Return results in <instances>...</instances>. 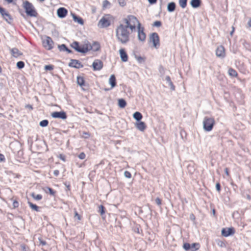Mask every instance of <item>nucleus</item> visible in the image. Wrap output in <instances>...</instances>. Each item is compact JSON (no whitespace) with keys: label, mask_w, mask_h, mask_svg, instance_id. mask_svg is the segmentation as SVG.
I'll list each match as a JSON object with an SVG mask.
<instances>
[{"label":"nucleus","mask_w":251,"mask_h":251,"mask_svg":"<svg viewBox=\"0 0 251 251\" xmlns=\"http://www.w3.org/2000/svg\"><path fill=\"white\" fill-rule=\"evenodd\" d=\"M130 31L124 23H120L115 29V35L118 42L126 45L130 41Z\"/></svg>","instance_id":"nucleus-1"},{"label":"nucleus","mask_w":251,"mask_h":251,"mask_svg":"<svg viewBox=\"0 0 251 251\" xmlns=\"http://www.w3.org/2000/svg\"><path fill=\"white\" fill-rule=\"evenodd\" d=\"M23 7L25 9L26 14L30 17H36L38 13L36 11L33 4L28 1L23 2Z\"/></svg>","instance_id":"nucleus-2"},{"label":"nucleus","mask_w":251,"mask_h":251,"mask_svg":"<svg viewBox=\"0 0 251 251\" xmlns=\"http://www.w3.org/2000/svg\"><path fill=\"white\" fill-rule=\"evenodd\" d=\"M215 125V120L213 118L205 117L203 120V127L205 131H210L212 130L214 125Z\"/></svg>","instance_id":"nucleus-3"},{"label":"nucleus","mask_w":251,"mask_h":251,"mask_svg":"<svg viewBox=\"0 0 251 251\" xmlns=\"http://www.w3.org/2000/svg\"><path fill=\"white\" fill-rule=\"evenodd\" d=\"M71 46L76 51L82 53H85L89 50V46L87 44L80 46L78 42L75 41L71 45Z\"/></svg>","instance_id":"nucleus-4"},{"label":"nucleus","mask_w":251,"mask_h":251,"mask_svg":"<svg viewBox=\"0 0 251 251\" xmlns=\"http://www.w3.org/2000/svg\"><path fill=\"white\" fill-rule=\"evenodd\" d=\"M122 22L124 24L136 25L137 24V26L140 23L137 18L133 15H128L126 18L123 19Z\"/></svg>","instance_id":"nucleus-5"},{"label":"nucleus","mask_w":251,"mask_h":251,"mask_svg":"<svg viewBox=\"0 0 251 251\" xmlns=\"http://www.w3.org/2000/svg\"><path fill=\"white\" fill-rule=\"evenodd\" d=\"M150 41L152 42L153 47L157 49L159 45V37L158 34L156 32L152 33L150 35Z\"/></svg>","instance_id":"nucleus-6"},{"label":"nucleus","mask_w":251,"mask_h":251,"mask_svg":"<svg viewBox=\"0 0 251 251\" xmlns=\"http://www.w3.org/2000/svg\"><path fill=\"white\" fill-rule=\"evenodd\" d=\"M43 45L46 49L50 50L53 48V42L50 37L46 36L43 40Z\"/></svg>","instance_id":"nucleus-7"},{"label":"nucleus","mask_w":251,"mask_h":251,"mask_svg":"<svg viewBox=\"0 0 251 251\" xmlns=\"http://www.w3.org/2000/svg\"><path fill=\"white\" fill-rule=\"evenodd\" d=\"M138 39L139 41L141 42H144L146 39V34L144 32V28L141 26V25L140 23L138 24Z\"/></svg>","instance_id":"nucleus-8"},{"label":"nucleus","mask_w":251,"mask_h":251,"mask_svg":"<svg viewBox=\"0 0 251 251\" xmlns=\"http://www.w3.org/2000/svg\"><path fill=\"white\" fill-rule=\"evenodd\" d=\"M0 13L2 17V18L8 23H10V22L12 21V18H11L10 15L9 14L8 12H7L5 9L2 7L0 8Z\"/></svg>","instance_id":"nucleus-9"},{"label":"nucleus","mask_w":251,"mask_h":251,"mask_svg":"<svg viewBox=\"0 0 251 251\" xmlns=\"http://www.w3.org/2000/svg\"><path fill=\"white\" fill-rule=\"evenodd\" d=\"M110 25V20L106 17H102L99 21L98 26L100 28H104Z\"/></svg>","instance_id":"nucleus-10"},{"label":"nucleus","mask_w":251,"mask_h":251,"mask_svg":"<svg viewBox=\"0 0 251 251\" xmlns=\"http://www.w3.org/2000/svg\"><path fill=\"white\" fill-rule=\"evenodd\" d=\"M51 116L54 118H59L65 120L67 118V115L64 111H55L51 113Z\"/></svg>","instance_id":"nucleus-11"},{"label":"nucleus","mask_w":251,"mask_h":251,"mask_svg":"<svg viewBox=\"0 0 251 251\" xmlns=\"http://www.w3.org/2000/svg\"><path fill=\"white\" fill-rule=\"evenodd\" d=\"M92 66L94 71H100L102 68L103 63L100 60L96 59L93 62Z\"/></svg>","instance_id":"nucleus-12"},{"label":"nucleus","mask_w":251,"mask_h":251,"mask_svg":"<svg viewBox=\"0 0 251 251\" xmlns=\"http://www.w3.org/2000/svg\"><path fill=\"white\" fill-rule=\"evenodd\" d=\"M234 229L232 227L227 228H223L222 230V235L224 237L233 235L234 233Z\"/></svg>","instance_id":"nucleus-13"},{"label":"nucleus","mask_w":251,"mask_h":251,"mask_svg":"<svg viewBox=\"0 0 251 251\" xmlns=\"http://www.w3.org/2000/svg\"><path fill=\"white\" fill-rule=\"evenodd\" d=\"M69 66L77 69L81 68L83 67V65L78 60L75 59H71Z\"/></svg>","instance_id":"nucleus-14"},{"label":"nucleus","mask_w":251,"mask_h":251,"mask_svg":"<svg viewBox=\"0 0 251 251\" xmlns=\"http://www.w3.org/2000/svg\"><path fill=\"white\" fill-rule=\"evenodd\" d=\"M216 54L218 57H224L225 56V49L223 46L218 47L216 50Z\"/></svg>","instance_id":"nucleus-15"},{"label":"nucleus","mask_w":251,"mask_h":251,"mask_svg":"<svg viewBox=\"0 0 251 251\" xmlns=\"http://www.w3.org/2000/svg\"><path fill=\"white\" fill-rule=\"evenodd\" d=\"M67 12L68 11L66 8L60 7L57 9V14L58 17L63 18L66 16Z\"/></svg>","instance_id":"nucleus-16"},{"label":"nucleus","mask_w":251,"mask_h":251,"mask_svg":"<svg viewBox=\"0 0 251 251\" xmlns=\"http://www.w3.org/2000/svg\"><path fill=\"white\" fill-rule=\"evenodd\" d=\"M135 127L137 129L141 131H143L146 128V126L144 122L139 121L137 122L135 124Z\"/></svg>","instance_id":"nucleus-17"},{"label":"nucleus","mask_w":251,"mask_h":251,"mask_svg":"<svg viewBox=\"0 0 251 251\" xmlns=\"http://www.w3.org/2000/svg\"><path fill=\"white\" fill-rule=\"evenodd\" d=\"M119 53L121 59L123 62H126L128 60V56L124 49H121L119 50Z\"/></svg>","instance_id":"nucleus-18"},{"label":"nucleus","mask_w":251,"mask_h":251,"mask_svg":"<svg viewBox=\"0 0 251 251\" xmlns=\"http://www.w3.org/2000/svg\"><path fill=\"white\" fill-rule=\"evenodd\" d=\"M89 46V50H92L95 51H98L100 49V45L98 42H94L92 45L87 44Z\"/></svg>","instance_id":"nucleus-19"},{"label":"nucleus","mask_w":251,"mask_h":251,"mask_svg":"<svg viewBox=\"0 0 251 251\" xmlns=\"http://www.w3.org/2000/svg\"><path fill=\"white\" fill-rule=\"evenodd\" d=\"M10 51L12 55L16 58L23 55V53L20 51L19 50L16 48L11 49Z\"/></svg>","instance_id":"nucleus-20"},{"label":"nucleus","mask_w":251,"mask_h":251,"mask_svg":"<svg viewBox=\"0 0 251 251\" xmlns=\"http://www.w3.org/2000/svg\"><path fill=\"white\" fill-rule=\"evenodd\" d=\"M201 3V0H191L190 4L191 6L194 8H197L199 7Z\"/></svg>","instance_id":"nucleus-21"},{"label":"nucleus","mask_w":251,"mask_h":251,"mask_svg":"<svg viewBox=\"0 0 251 251\" xmlns=\"http://www.w3.org/2000/svg\"><path fill=\"white\" fill-rule=\"evenodd\" d=\"M72 15L73 18V20L75 22H77L79 24L81 25H83L84 24V22L83 19L77 15H76L75 14L72 13Z\"/></svg>","instance_id":"nucleus-22"},{"label":"nucleus","mask_w":251,"mask_h":251,"mask_svg":"<svg viewBox=\"0 0 251 251\" xmlns=\"http://www.w3.org/2000/svg\"><path fill=\"white\" fill-rule=\"evenodd\" d=\"M176 7V4L175 2H169L167 5V10L169 12H174Z\"/></svg>","instance_id":"nucleus-23"},{"label":"nucleus","mask_w":251,"mask_h":251,"mask_svg":"<svg viewBox=\"0 0 251 251\" xmlns=\"http://www.w3.org/2000/svg\"><path fill=\"white\" fill-rule=\"evenodd\" d=\"M109 83L111 86V88L114 87L116 85V77L114 75H111L109 79Z\"/></svg>","instance_id":"nucleus-24"},{"label":"nucleus","mask_w":251,"mask_h":251,"mask_svg":"<svg viewBox=\"0 0 251 251\" xmlns=\"http://www.w3.org/2000/svg\"><path fill=\"white\" fill-rule=\"evenodd\" d=\"M133 117L137 122H139L143 118V116L140 112L136 111L133 113Z\"/></svg>","instance_id":"nucleus-25"},{"label":"nucleus","mask_w":251,"mask_h":251,"mask_svg":"<svg viewBox=\"0 0 251 251\" xmlns=\"http://www.w3.org/2000/svg\"><path fill=\"white\" fill-rule=\"evenodd\" d=\"M165 80L168 83L170 88L172 90L174 91L175 90V86L174 85L172 81H171V78L169 76H166Z\"/></svg>","instance_id":"nucleus-26"},{"label":"nucleus","mask_w":251,"mask_h":251,"mask_svg":"<svg viewBox=\"0 0 251 251\" xmlns=\"http://www.w3.org/2000/svg\"><path fill=\"white\" fill-rule=\"evenodd\" d=\"M126 105V102L124 99H120L118 100V106L121 108H124Z\"/></svg>","instance_id":"nucleus-27"},{"label":"nucleus","mask_w":251,"mask_h":251,"mask_svg":"<svg viewBox=\"0 0 251 251\" xmlns=\"http://www.w3.org/2000/svg\"><path fill=\"white\" fill-rule=\"evenodd\" d=\"M126 26L127 29H128V30L130 31V34L136 29V25L133 24L131 25L130 24H125Z\"/></svg>","instance_id":"nucleus-28"},{"label":"nucleus","mask_w":251,"mask_h":251,"mask_svg":"<svg viewBox=\"0 0 251 251\" xmlns=\"http://www.w3.org/2000/svg\"><path fill=\"white\" fill-rule=\"evenodd\" d=\"M228 74L231 77H236L238 75L237 72L231 68L228 69Z\"/></svg>","instance_id":"nucleus-29"},{"label":"nucleus","mask_w":251,"mask_h":251,"mask_svg":"<svg viewBox=\"0 0 251 251\" xmlns=\"http://www.w3.org/2000/svg\"><path fill=\"white\" fill-rule=\"evenodd\" d=\"M84 80L83 77L78 76L77 77V83L80 86L82 87L84 85Z\"/></svg>","instance_id":"nucleus-30"},{"label":"nucleus","mask_w":251,"mask_h":251,"mask_svg":"<svg viewBox=\"0 0 251 251\" xmlns=\"http://www.w3.org/2000/svg\"><path fill=\"white\" fill-rule=\"evenodd\" d=\"M28 204L29 207L32 210L36 211L37 212H38L39 211V207L36 204H34L30 201H28Z\"/></svg>","instance_id":"nucleus-31"},{"label":"nucleus","mask_w":251,"mask_h":251,"mask_svg":"<svg viewBox=\"0 0 251 251\" xmlns=\"http://www.w3.org/2000/svg\"><path fill=\"white\" fill-rule=\"evenodd\" d=\"M188 0H178L179 6L183 9L185 8L187 6Z\"/></svg>","instance_id":"nucleus-32"},{"label":"nucleus","mask_w":251,"mask_h":251,"mask_svg":"<svg viewBox=\"0 0 251 251\" xmlns=\"http://www.w3.org/2000/svg\"><path fill=\"white\" fill-rule=\"evenodd\" d=\"M200 248V245L199 243H193L191 244V251H196L198 250Z\"/></svg>","instance_id":"nucleus-33"},{"label":"nucleus","mask_w":251,"mask_h":251,"mask_svg":"<svg viewBox=\"0 0 251 251\" xmlns=\"http://www.w3.org/2000/svg\"><path fill=\"white\" fill-rule=\"evenodd\" d=\"M31 197L34 200L37 201H40L42 199V196L40 194L35 195L34 193H32L30 194Z\"/></svg>","instance_id":"nucleus-34"},{"label":"nucleus","mask_w":251,"mask_h":251,"mask_svg":"<svg viewBox=\"0 0 251 251\" xmlns=\"http://www.w3.org/2000/svg\"><path fill=\"white\" fill-rule=\"evenodd\" d=\"M17 67L19 69H22L25 67V63L22 61H18L16 64Z\"/></svg>","instance_id":"nucleus-35"},{"label":"nucleus","mask_w":251,"mask_h":251,"mask_svg":"<svg viewBox=\"0 0 251 251\" xmlns=\"http://www.w3.org/2000/svg\"><path fill=\"white\" fill-rule=\"evenodd\" d=\"M48 124L49 121L47 120H44L40 122L39 125L42 127H45L48 126Z\"/></svg>","instance_id":"nucleus-36"},{"label":"nucleus","mask_w":251,"mask_h":251,"mask_svg":"<svg viewBox=\"0 0 251 251\" xmlns=\"http://www.w3.org/2000/svg\"><path fill=\"white\" fill-rule=\"evenodd\" d=\"M99 207V212L102 216L105 213V207L102 205H100Z\"/></svg>","instance_id":"nucleus-37"},{"label":"nucleus","mask_w":251,"mask_h":251,"mask_svg":"<svg viewBox=\"0 0 251 251\" xmlns=\"http://www.w3.org/2000/svg\"><path fill=\"white\" fill-rule=\"evenodd\" d=\"M183 247L186 251L191 250V244L185 243L183 244Z\"/></svg>","instance_id":"nucleus-38"},{"label":"nucleus","mask_w":251,"mask_h":251,"mask_svg":"<svg viewBox=\"0 0 251 251\" xmlns=\"http://www.w3.org/2000/svg\"><path fill=\"white\" fill-rule=\"evenodd\" d=\"M20 249L22 251H28L29 248L25 244L20 245Z\"/></svg>","instance_id":"nucleus-39"},{"label":"nucleus","mask_w":251,"mask_h":251,"mask_svg":"<svg viewBox=\"0 0 251 251\" xmlns=\"http://www.w3.org/2000/svg\"><path fill=\"white\" fill-rule=\"evenodd\" d=\"M58 48L60 51H65V50L67 49V47L65 44H62L61 45H58Z\"/></svg>","instance_id":"nucleus-40"},{"label":"nucleus","mask_w":251,"mask_h":251,"mask_svg":"<svg viewBox=\"0 0 251 251\" xmlns=\"http://www.w3.org/2000/svg\"><path fill=\"white\" fill-rule=\"evenodd\" d=\"M53 66L52 65H46L44 67V69L46 71H51L53 69Z\"/></svg>","instance_id":"nucleus-41"},{"label":"nucleus","mask_w":251,"mask_h":251,"mask_svg":"<svg viewBox=\"0 0 251 251\" xmlns=\"http://www.w3.org/2000/svg\"><path fill=\"white\" fill-rule=\"evenodd\" d=\"M135 58L136 59V60L138 61V62L140 63H141L143 62H144V59L141 57V56H138L137 55H135Z\"/></svg>","instance_id":"nucleus-42"},{"label":"nucleus","mask_w":251,"mask_h":251,"mask_svg":"<svg viewBox=\"0 0 251 251\" xmlns=\"http://www.w3.org/2000/svg\"><path fill=\"white\" fill-rule=\"evenodd\" d=\"M110 3L107 0H104L103 1L102 6L103 8H106L108 5H110Z\"/></svg>","instance_id":"nucleus-43"},{"label":"nucleus","mask_w":251,"mask_h":251,"mask_svg":"<svg viewBox=\"0 0 251 251\" xmlns=\"http://www.w3.org/2000/svg\"><path fill=\"white\" fill-rule=\"evenodd\" d=\"M124 176L126 177L130 178L131 177V175L130 173L127 171H126L124 172Z\"/></svg>","instance_id":"nucleus-44"},{"label":"nucleus","mask_w":251,"mask_h":251,"mask_svg":"<svg viewBox=\"0 0 251 251\" xmlns=\"http://www.w3.org/2000/svg\"><path fill=\"white\" fill-rule=\"evenodd\" d=\"M119 5L122 7L126 5V2L125 0H118Z\"/></svg>","instance_id":"nucleus-45"},{"label":"nucleus","mask_w":251,"mask_h":251,"mask_svg":"<svg viewBox=\"0 0 251 251\" xmlns=\"http://www.w3.org/2000/svg\"><path fill=\"white\" fill-rule=\"evenodd\" d=\"M159 71L161 75H164L165 73V69L162 66L160 65L159 67Z\"/></svg>","instance_id":"nucleus-46"},{"label":"nucleus","mask_w":251,"mask_h":251,"mask_svg":"<svg viewBox=\"0 0 251 251\" xmlns=\"http://www.w3.org/2000/svg\"><path fill=\"white\" fill-rule=\"evenodd\" d=\"M153 25L156 27H159L161 25V22L159 21H156L154 22Z\"/></svg>","instance_id":"nucleus-47"},{"label":"nucleus","mask_w":251,"mask_h":251,"mask_svg":"<svg viewBox=\"0 0 251 251\" xmlns=\"http://www.w3.org/2000/svg\"><path fill=\"white\" fill-rule=\"evenodd\" d=\"M47 189H48L49 191V193L51 195V196H54L55 194V191H54L52 188H50V187H47Z\"/></svg>","instance_id":"nucleus-48"},{"label":"nucleus","mask_w":251,"mask_h":251,"mask_svg":"<svg viewBox=\"0 0 251 251\" xmlns=\"http://www.w3.org/2000/svg\"><path fill=\"white\" fill-rule=\"evenodd\" d=\"M40 244L42 246H45L47 245V242L43 240L41 238H38Z\"/></svg>","instance_id":"nucleus-49"},{"label":"nucleus","mask_w":251,"mask_h":251,"mask_svg":"<svg viewBox=\"0 0 251 251\" xmlns=\"http://www.w3.org/2000/svg\"><path fill=\"white\" fill-rule=\"evenodd\" d=\"M85 154L84 152H81L78 155V158L80 159H84L85 158Z\"/></svg>","instance_id":"nucleus-50"},{"label":"nucleus","mask_w":251,"mask_h":251,"mask_svg":"<svg viewBox=\"0 0 251 251\" xmlns=\"http://www.w3.org/2000/svg\"><path fill=\"white\" fill-rule=\"evenodd\" d=\"M155 202L158 205H160L161 204V200L160 198H156L155 199Z\"/></svg>","instance_id":"nucleus-51"},{"label":"nucleus","mask_w":251,"mask_h":251,"mask_svg":"<svg viewBox=\"0 0 251 251\" xmlns=\"http://www.w3.org/2000/svg\"><path fill=\"white\" fill-rule=\"evenodd\" d=\"M19 206V203L17 201H14L13 202V206L14 208H17Z\"/></svg>","instance_id":"nucleus-52"},{"label":"nucleus","mask_w":251,"mask_h":251,"mask_svg":"<svg viewBox=\"0 0 251 251\" xmlns=\"http://www.w3.org/2000/svg\"><path fill=\"white\" fill-rule=\"evenodd\" d=\"M216 190L218 192L220 191V190H221V185H220V184L219 183H216Z\"/></svg>","instance_id":"nucleus-53"},{"label":"nucleus","mask_w":251,"mask_h":251,"mask_svg":"<svg viewBox=\"0 0 251 251\" xmlns=\"http://www.w3.org/2000/svg\"><path fill=\"white\" fill-rule=\"evenodd\" d=\"M4 160H5L4 156L2 154H0V162H2V161H4Z\"/></svg>","instance_id":"nucleus-54"},{"label":"nucleus","mask_w":251,"mask_h":251,"mask_svg":"<svg viewBox=\"0 0 251 251\" xmlns=\"http://www.w3.org/2000/svg\"><path fill=\"white\" fill-rule=\"evenodd\" d=\"M149 3L151 4H155L156 1H157V0H148Z\"/></svg>","instance_id":"nucleus-55"},{"label":"nucleus","mask_w":251,"mask_h":251,"mask_svg":"<svg viewBox=\"0 0 251 251\" xmlns=\"http://www.w3.org/2000/svg\"><path fill=\"white\" fill-rule=\"evenodd\" d=\"M218 245L221 247H223L225 246V244L222 241H219L218 243Z\"/></svg>","instance_id":"nucleus-56"},{"label":"nucleus","mask_w":251,"mask_h":251,"mask_svg":"<svg viewBox=\"0 0 251 251\" xmlns=\"http://www.w3.org/2000/svg\"><path fill=\"white\" fill-rule=\"evenodd\" d=\"M59 172L58 170H55L53 171V175L55 176H58V175H59Z\"/></svg>","instance_id":"nucleus-57"},{"label":"nucleus","mask_w":251,"mask_h":251,"mask_svg":"<svg viewBox=\"0 0 251 251\" xmlns=\"http://www.w3.org/2000/svg\"><path fill=\"white\" fill-rule=\"evenodd\" d=\"M25 108H28L30 110H32L33 109V107H32V106L31 105H30V104H27L25 106Z\"/></svg>","instance_id":"nucleus-58"},{"label":"nucleus","mask_w":251,"mask_h":251,"mask_svg":"<svg viewBox=\"0 0 251 251\" xmlns=\"http://www.w3.org/2000/svg\"><path fill=\"white\" fill-rule=\"evenodd\" d=\"M225 172L227 176H229L228 170L227 168L225 169Z\"/></svg>","instance_id":"nucleus-59"},{"label":"nucleus","mask_w":251,"mask_h":251,"mask_svg":"<svg viewBox=\"0 0 251 251\" xmlns=\"http://www.w3.org/2000/svg\"><path fill=\"white\" fill-rule=\"evenodd\" d=\"M248 25L249 27H251V18L249 20L248 22Z\"/></svg>","instance_id":"nucleus-60"},{"label":"nucleus","mask_w":251,"mask_h":251,"mask_svg":"<svg viewBox=\"0 0 251 251\" xmlns=\"http://www.w3.org/2000/svg\"><path fill=\"white\" fill-rule=\"evenodd\" d=\"M65 51H67L68 53H72L73 52L72 50L69 49L68 48L65 50Z\"/></svg>","instance_id":"nucleus-61"},{"label":"nucleus","mask_w":251,"mask_h":251,"mask_svg":"<svg viewBox=\"0 0 251 251\" xmlns=\"http://www.w3.org/2000/svg\"><path fill=\"white\" fill-rule=\"evenodd\" d=\"M75 216H76L78 220L80 219V216L78 214L77 212H75Z\"/></svg>","instance_id":"nucleus-62"},{"label":"nucleus","mask_w":251,"mask_h":251,"mask_svg":"<svg viewBox=\"0 0 251 251\" xmlns=\"http://www.w3.org/2000/svg\"><path fill=\"white\" fill-rule=\"evenodd\" d=\"M65 185L66 186V187L67 188L68 190H70V185L67 184L66 183H65Z\"/></svg>","instance_id":"nucleus-63"},{"label":"nucleus","mask_w":251,"mask_h":251,"mask_svg":"<svg viewBox=\"0 0 251 251\" xmlns=\"http://www.w3.org/2000/svg\"><path fill=\"white\" fill-rule=\"evenodd\" d=\"M8 3H11L13 2V0H5Z\"/></svg>","instance_id":"nucleus-64"}]
</instances>
